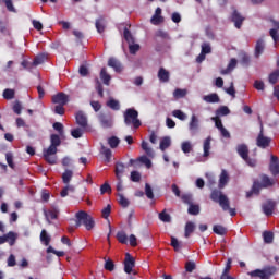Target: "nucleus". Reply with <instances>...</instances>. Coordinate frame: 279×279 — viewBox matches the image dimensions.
<instances>
[{"label":"nucleus","mask_w":279,"mask_h":279,"mask_svg":"<svg viewBox=\"0 0 279 279\" xmlns=\"http://www.w3.org/2000/svg\"><path fill=\"white\" fill-rule=\"evenodd\" d=\"M124 38L129 45L134 43V36H132V33L128 28H124Z\"/></svg>","instance_id":"bf43d9fd"},{"label":"nucleus","mask_w":279,"mask_h":279,"mask_svg":"<svg viewBox=\"0 0 279 279\" xmlns=\"http://www.w3.org/2000/svg\"><path fill=\"white\" fill-rule=\"evenodd\" d=\"M84 130L85 129H83L82 126L72 130L71 134H72L73 138H82V136L84 135Z\"/></svg>","instance_id":"09e8293b"},{"label":"nucleus","mask_w":279,"mask_h":279,"mask_svg":"<svg viewBox=\"0 0 279 279\" xmlns=\"http://www.w3.org/2000/svg\"><path fill=\"white\" fill-rule=\"evenodd\" d=\"M75 217L76 228H80V226H85L86 230H93L95 228V220L88 213L81 210L76 213Z\"/></svg>","instance_id":"f03ea898"},{"label":"nucleus","mask_w":279,"mask_h":279,"mask_svg":"<svg viewBox=\"0 0 279 279\" xmlns=\"http://www.w3.org/2000/svg\"><path fill=\"white\" fill-rule=\"evenodd\" d=\"M100 154H104V156L106 158V162H110V160L112 158V150H110V148L101 145Z\"/></svg>","instance_id":"72a5a7b5"},{"label":"nucleus","mask_w":279,"mask_h":279,"mask_svg":"<svg viewBox=\"0 0 279 279\" xmlns=\"http://www.w3.org/2000/svg\"><path fill=\"white\" fill-rule=\"evenodd\" d=\"M182 202H184V204H187L189 206H191V204H193V195H191V194L183 195Z\"/></svg>","instance_id":"338daca9"},{"label":"nucleus","mask_w":279,"mask_h":279,"mask_svg":"<svg viewBox=\"0 0 279 279\" xmlns=\"http://www.w3.org/2000/svg\"><path fill=\"white\" fill-rule=\"evenodd\" d=\"M135 260L130 253L125 254V259H124V271L125 274H132V269H134Z\"/></svg>","instance_id":"ddd939ff"},{"label":"nucleus","mask_w":279,"mask_h":279,"mask_svg":"<svg viewBox=\"0 0 279 279\" xmlns=\"http://www.w3.org/2000/svg\"><path fill=\"white\" fill-rule=\"evenodd\" d=\"M107 142L111 149H117V147H119V143H121V140H119L117 136H111L107 140Z\"/></svg>","instance_id":"c9c22d12"},{"label":"nucleus","mask_w":279,"mask_h":279,"mask_svg":"<svg viewBox=\"0 0 279 279\" xmlns=\"http://www.w3.org/2000/svg\"><path fill=\"white\" fill-rule=\"evenodd\" d=\"M123 173H125V165H123L122 162H118L116 165V178L118 180H121Z\"/></svg>","instance_id":"cd10ccee"},{"label":"nucleus","mask_w":279,"mask_h":279,"mask_svg":"<svg viewBox=\"0 0 279 279\" xmlns=\"http://www.w3.org/2000/svg\"><path fill=\"white\" fill-rule=\"evenodd\" d=\"M111 210H112V207H111L110 205H107V206L101 210V214H102L104 219H108V217H110Z\"/></svg>","instance_id":"69168bd1"},{"label":"nucleus","mask_w":279,"mask_h":279,"mask_svg":"<svg viewBox=\"0 0 279 279\" xmlns=\"http://www.w3.org/2000/svg\"><path fill=\"white\" fill-rule=\"evenodd\" d=\"M172 117H175L177 119H179L180 121H186V113H184L182 110L177 109L172 111Z\"/></svg>","instance_id":"a18cd8bd"},{"label":"nucleus","mask_w":279,"mask_h":279,"mask_svg":"<svg viewBox=\"0 0 279 279\" xmlns=\"http://www.w3.org/2000/svg\"><path fill=\"white\" fill-rule=\"evenodd\" d=\"M263 239H264V243H267V244L274 243V232L264 231Z\"/></svg>","instance_id":"a19ab883"},{"label":"nucleus","mask_w":279,"mask_h":279,"mask_svg":"<svg viewBox=\"0 0 279 279\" xmlns=\"http://www.w3.org/2000/svg\"><path fill=\"white\" fill-rule=\"evenodd\" d=\"M173 95L177 99H182V97H186V89L178 88L173 92Z\"/></svg>","instance_id":"052dcab7"},{"label":"nucleus","mask_w":279,"mask_h":279,"mask_svg":"<svg viewBox=\"0 0 279 279\" xmlns=\"http://www.w3.org/2000/svg\"><path fill=\"white\" fill-rule=\"evenodd\" d=\"M40 241L41 243H44L45 245H49V243H51V236H49V234H47V230H41L40 233Z\"/></svg>","instance_id":"c03bdc74"},{"label":"nucleus","mask_w":279,"mask_h":279,"mask_svg":"<svg viewBox=\"0 0 279 279\" xmlns=\"http://www.w3.org/2000/svg\"><path fill=\"white\" fill-rule=\"evenodd\" d=\"M204 101L207 104H219V95L210 94L203 97Z\"/></svg>","instance_id":"7c9ffc66"},{"label":"nucleus","mask_w":279,"mask_h":279,"mask_svg":"<svg viewBox=\"0 0 279 279\" xmlns=\"http://www.w3.org/2000/svg\"><path fill=\"white\" fill-rule=\"evenodd\" d=\"M265 51V40L258 39L255 46V58H260Z\"/></svg>","instance_id":"a211bd4d"},{"label":"nucleus","mask_w":279,"mask_h":279,"mask_svg":"<svg viewBox=\"0 0 279 279\" xmlns=\"http://www.w3.org/2000/svg\"><path fill=\"white\" fill-rule=\"evenodd\" d=\"M269 84H278L279 82V70L271 72L268 76Z\"/></svg>","instance_id":"e433bc0d"},{"label":"nucleus","mask_w":279,"mask_h":279,"mask_svg":"<svg viewBox=\"0 0 279 279\" xmlns=\"http://www.w3.org/2000/svg\"><path fill=\"white\" fill-rule=\"evenodd\" d=\"M105 269L107 271H114V262H112V259H107L105 263Z\"/></svg>","instance_id":"e2e57ef3"},{"label":"nucleus","mask_w":279,"mask_h":279,"mask_svg":"<svg viewBox=\"0 0 279 279\" xmlns=\"http://www.w3.org/2000/svg\"><path fill=\"white\" fill-rule=\"evenodd\" d=\"M263 213L266 214L267 217L271 216L274 214V208H276V203L272 201L266 202L263 206Z\"/></svg>","instance_id":"f3484780"},{"label":"nucleus","mask_w":279,"mask_h":279,"mask_svg":"<svg viewBox=\"0 0 279 279\" xmlns=\"http://www.w3.org/2000/svg\"><path fill=\"white\" fill-rule=\"evenodd\" d=\"M125 125H133L134 128H141V120H138V111L135 109H126L124 112Z\"/></svg>","instance_id":"20e7f679"},{"label":"nucleus","mask_w":279,"mask_h":279,"mask_svg":"<svg viewBox=\"0 0 279 279\" xmlns=\"http://www.w3.org/2000/svg\"><path fill=\"white\" fill-rule=\"evenodd\" d=\"M181 149L183 154H191L193 151V144L190 141H185L181 144Z\"/></svg>","instance_id":"4c0bfd02"},{"label":"nucleus","mask_w":279,"mask_h":279,"mask_svg":"<svg viewBox=\"0 0 279 279\" xmlns=\"http://www.w3.org/2000/svg\"><path fill=\"white\" fill-rule=\"evenodd\" d=\"M189 130L191 136H195L197 132H199V118L195 114H192L190 122H189Z\"/></svg>","instance_id":"6e6552de"},{"label":"nucleus","mask_w":279,"mask_h":279,"mask_svg":"<svg viewBox=\"0 0 279 279\" xmlns=\"http://www.w3.org/2000/svg\"><path fill=\"white\" fill-rule=\"evenodd\" d=\"M195 222L193 221H187L185 225V232H184V236L185 239H189V236H191V234H193L195 232Z\"/></svg>","instance_id":"412c9836"},{"label":"nucleus","mask_w":279,"mask_h":279,"mask_svg":"<svg viewBox=\"0 0 279 279\" xmlns=\"http://www.w3.org/2000/svg\"><path fill=\"white\" fill-rule=\"evenodd\" d=\"M7 239V243L12 247L15 243L16 240L19 239V234L14 233V231H10L9 233L4 234Z\"/></svg>","instance_id":"4be33fe9"},{"label":"nucleus","mask_w":279,"mask_h":279,"mask_svg":"<svg viewBox=\"0 0 279 279\" xmlns=\"http://www.w3.org/2000/svg\"><path fill=\"white\" fill-rule=\"evenodd\" d=\"M117 239H118L119 243H122L124 245L128 243V234L124 233V231H119L117 233Z\"/></svg>","instance_id":"8fccbe9b"},{"label":"nucleus","mask_w":279,"mask_h":279,"mask_svg":"<svg viewBox=\"0 0 279 279\" xmlns=\"http://www.w3.org/2000/svg\"><path fill=\"white\" fill-rule=\"evenodd\" d=\"M213 141L211 137H207L205 141H204V144H203V149H204V154H203V157L204 158H208V156H210V142Z\"/></svg>","instance_id":"a878e982"},{"label":"nucleus","mask_w":279,"mask_h":279,"mask_svg":"<svg viewBox=\"0 0 279 279\" xmlns=\"http://www.w3.org/2000/svg\"><path fill=\"white\" fill-rule=\"evenodd\" d=\"M75 119L80 128H82L83 130H86V128H88V118L86 117V113H84L83 111H78L76 112Z\"/></svg>","instance_id":"9b49d317"},{"label":"nucleus","mask_w":279,"mask_h":279,"mask_svg":"<svg viewBox=\"0 0 279 279\" xmlns=\"http://www.w3.org/2000/svg\"><path fill=\"white\" fill-rule=\"evenodd\" d=\"M45 60H47L46 54H38L33 61V66H38V65L45 63Z\"/></svg>","instance_id":"de8ad7c7"},{"label":"nucleus","mask_w":279,"mask_h":279,"mask_svg":"<svg viewBox=\"0 0 279 279\" xmlns=\"http://www.w3.org/2000/svg\"><path fill=\"white\" fill-rule=\"evenodd\" d=\"M170 73L165 68H160L158 71V78L160 82L167 83L169 82Z\"/></svg>","instance_id":"b1692460"},{"label":"nucleus","mask_w":279,"mask_h":279,"mask_svg":"<svg viewBox=\"0 0 279 279\" xmlns=\"http://www.w3.org/2000/svg\"><path fill=\"white\" fill-rule=\"evenodd\" d=\"M229 181L230 177L228 175V171L222 170L219 179V189H223Z\"/></svg>","instance_id":"393cba45"},{"label":"nucleus","mask_w":279,"mask_h":279,"mask_svg":"<svg viewBox=\"0 0 279 279\" xmlns=\"http://www.w3.org/2000/svg\"><path fill=\"white\" fill-rule=\"evenodd\" d=\"M169 147H171V137H162L160 141L159 149H161V151H165L166 149H169Z\"/></svg>","instance_id":"c756f323"},{"label":"nucleus","mask_w":279,"mask_h":279,"mask_svg":"<svg viewBox=\"0 0 279 279\" xmlns=\"http://www.w3.org/2000/svg\"><path fill=\"white\" fill-rule=\"evenodd\" d=\"M108 66H111V69H114L117 73H121V62L117 60L116 58H110L108 61Z\"/></svg>","instance_id":"5701e85b"},{"label":"nucleus","mask_w":279,"mask_h":279,"mask_svg":"<svg viewBox=\"0 0 279 279\" xmlns=\"http://www.w3.org/2000/svg\"><path fill=\"white\" fill-rule=\"evenodd\" d=\"M277 269L275 266H268L264 269H256L250 272V276L253 278H269V276H274L276 274Z\"/></svg>","instance_id":"423d86ee"},{"label":"nucleus","mask_w":279,"mask_h":279,"mask_svg":"<svg viewBox=\"0 0 279 279\" xmlns=\"http://www.w3.org/2000/svg\"><path fill=\"white\" fill-rule=\"evenodd\" d=\"M7 162L11 169H14V157L12 156V153L5 154Z\"/></svg>","instance_id":"680f3d73"},{"label":"nucleus","mask_w":279,"mask_h":279,"mask_svg":"<svg viewBox=\"0 0 279 279\" xmlns=\"http://www.w3.org/2000/svg\"><path fill=\"white\" fill-rule=\"evenodd\" d=\"M62 141H60V135L52 134L50 136V146L44 149V158L48 165H56L58 162V147H60Z\"/></svg>","instance_id":"f257e3e1"},{"label":"nucleus","mask_w":279,"mask_h":279,"mask_svg":"<svg viewBox=\"0 0 279 279\" xmlns=\"http://www.w3.org/2000/svg\"><path fill=\"white\" fill-rule=\"evenodd\" d=\"M132 182H141V173L138 171L131 172Z\"/></svg>","instance_id":"774afa93"},{"label":"nucleus","mask_w":279,"mask_h":279,"mask_svg":"<svg viewBox=\"0 0 279 279\" xmlns=\"http://www.w3.org/2000/svg\"><path fill=\"white\" fill-rule=\"evenodd\" d=\"M52 102L58 104V106H66L69 104V95L59 93L52 96Z\"/></svg>","instance_id":"f8f14e48"},{"label":"nucleus","mask_w":279,"mask_h":279,"mask_svg":"<svg viewBox=\"0 0 279 279\" xmlns=\"http://www.w3.org/2000/svg\"><path fill=\"white\" fill-rule=\"evenodd\" d=\"M58 209H52V210H45L44 211V215H45V217H46V219H47V221H48V223H51V220L50 219H58Z\"/></svg>","instance_id":"bb28decb"},{"label":"nucleus","mask_w":279,"mask_h":279,"mask_svg":"<svg viewBox=\"0 0 279 279\" xmlns=\"http://www.w3.org/2000/svg\"><path fill=\"white\" fill-rule=\"evenodd\" d=\"M230 114V108L227 106H221L216 110V117H228Z\"/></svg>","instance_id":"473e14b6"},{"label":"nucleus","mask_w":279,"mask_h":279,"mask_svg":"<svg viewBox=\"0 0 279 279\" xmlns=\"http://www.w3.org/2000/svg\"><path fill=\"white\" fill-rule=\"evenodd\" d=\"M150 22L153 25H160V23L165 22V17L162 15H153Z\"/></svg>","instance_id":"4d7b16f0"},{"label":"nucleus","mask_w":279,"mask_h":279,"mask_svg":"<svg viewBox=\"0 0 279 279\" xmlns=\"http://www.w3.org/2000/svg\"><path fill=\"white\" fill-rule=\"evenodd\" d=\"M260 179H262V183H259L260 189H267L268 186H274V184H275L274 179H270L266 174H262Z\"/></svg>","instance_id":"6ab92c4d"},{"label":"nucleus","mask_w":279,"mask_h":279,"mask_svg":"<svg viewBox=\"0 0 279 279\" xmlns=\"http://www.w3.org/2000/svg\"><path fill=\"white\" fill-rule=\"evenodd\" d=\"M129 51L132 56H135L137 51H141V45L138 44H129Z\"/></svg>","instance_id":"3c124183"},{"label":"nucleus","mask_w":279,"mask_h":279,"mask_svg":"<svg viewBox=\"0 0 279 279\" xmlns=\"http://www.w3.org/2000/svg\"><path fill=\"white\" fill-rule=\"evenodd\" d=\"M171 245L174 247L175 252H179L182 248V242L178 241L174 236L171 238Z\"/></svg>","instance_id":"6e6d98bb"},{"label":"nucleus","mask_w":279,"mask_h":279,"mask_svg":"<svg viewBox=\"0 0 279 279\" xmlns=\"http://www.w3.org/2000/svg\"><path fill=\"white\" fill-rule=\"evenodd\" d=\"M98 120L101 128H104L105 130H108L112 128V125H114V119L112 118V116H110V113H100L98 116Z\"/></svg>","instance_id":"0eeeda50"},{"label":"nucleus","mask_w":279,"mask_h":279,"mask_svg":"<svg viewBox=\"0 0 279 279\" xmlns=\"http://www.w3.org/2000/svg\"><path fill=\"white\" fill-rule=\"evenodd\" d=\"M189 215H198L199 214V205L191 204L187 209Z\"/></svg>","instance_id":"5fc2aeb1"},{"label":"nucleus","mask_w":279,"mask_h":279,"mask_svg":"<svg viewBox=\"0 0 279 279\" xmlns=\"http://www.w3.org/2000/svg\"><path fill=\"white\" fill-rule=\"evenodd\" d=\"M159 219L163 223H171V215L167 213V209H163L161 213H159Z\"/></svg>","instance_id":"58836bf2"},{"label":"nucleus","mask_w":279,"mask_h":279,"mask_svg":"<svg viewBox=\"0 0 279 279\" xmlns=\"http://www.w3.org/2000/svg\"><path fill=\"white\" fill-rule=\"evenodd\" d=\"M269 143H271V138L265 136L263 134V129H262L258 136H257V140H256L257 147H260L262 149H265L266 147H269Z\"/></svg>","instance_id":"9d476101"},{"label":"nucleus","mask_w":279,"mask_h":279,"mask_svg":"<svg viewBox=\"0 0 279 279\" xmlns=\"http://www.w3.org/2000/svg\"><path fill=\"white\" fill-rule=\"evenodd\" d=\"M107 106L111 108V110H120L121 105L119 104V100L110 98L107 102Z\"/></svg>","instance_id":"49530a36"},{"label":"nucleus","mask_w":279,"mask_h":279,"mask_svg":"<svg viewBox=\"0 0 279 279\" xmlns=\"http://www.w3.org/2000/svg\"><path fill=\"white\" fill-rule=\"evenodd\" d=\"M63 184H70L71 180H73L72 170H65L62 174Z\"/></svg>","instance_id":"ea45409f"},{"label":"nucleus","mask_w":279,"mask_h":279,"mask_svg":"<svg viewBox=\"0 0 279 279\" xmlns=\"http://www.w3.org/2000/svg\"><path fill=\"white\" fill-rule=\"evenodd\" d=\"M258 193H260V183L254 182L252 190L246 193V197L250 198L252 195H258Z\"/></svg>","instance_id":"2f4dec72"},{"label":"nucleus","mask_w":279,"mask_h":279,"mask_svg":"<svg viewBox=\"0 0 279 279\" xmlns=\"http://www.w3.org/2000/svg\"><path fill=\"white\" fill-rule=\"evenodd\" d=\"M239 156L248 165V167H256V159L250 158V148L245 144H239L236 146Z\"/></svg>","instance_id":"39448f33"},{"label":"nucleus","mask_w":279,"mask_h":279,"mask_svg":"<svg viewBox=\"0 0 279 279\" xmlns=\"http://www.w3.org/2000/svg\"><path fill=\"white\" fill-rule=\"evenodd\" d=\"M118 202L122 208H128V206H130V201L121 193L118 194Z\"/></svg>","instance_id":"79ce46f5"},{"label":"nucleus","mask_w":279,"mask_h":279,"mask_svg":"<svg viewBox=\"0 0 279 279\" xmlns=\"http://www.w3.org/2000/svg\"><path fill=\"white\" fill-rule=\"evenodd\" d=\"M14 95H15L14 89L8 88V89H4V92H3L4 99H14Z\"/></svg>","instance_id":"13d9d810"},{"label":"nucleus","mask_w":279,"mask_h":279,"mask_svg":"<svg viewBox=\"0 0 279 279\" xmlns=\"http://www.w3.org/2000/svg\"><path fill=\"white\" fill-rule=\"evenodd\" d=\"M213 230H214L215 234H219L220 236H223L228 232V229H226V227H223L221 225H215L213 227Z\"/></svg>","instance_id":"f704fd0d"},{"label":"nucleus","mask_w":279,"mask_h":279,"mask_svg":"<svg viewBox=\"0 0 279 279\" xmlns=\"http://www.w3.org/2000/svg\"><path fill=\"white\" fill-rule=\"evenodd\" d=\"M95 25L98 34H104V32H106V25H107L106 19L104 17L97 19Z\"/></svg>","instance_id":"aec40b11"},{"label":"nucleus","mask_w":279,"mask_h":279,"mask_svg":"<svg viewBox=\"0 0 279 279\" xmlns=\"http://www.w3.org/2000/svg\"><path fill=\"white\" fill-rule=\"evenodd\" d=\"M210 199H213V202H216V204H219L222 210H228L230 208V199L219 190H214L211 192Z\"/></svg>","instance_id":"7ed1b4c3"},{"label":"nucleus","mask_w":279,"mask_h":279,"mask_svg":"<svg viewBox=\"0 0 279 279\" xmlns=\"http://www.w3.org/2000/svg\"><path fill=\"white\" fill-rule=\"evenodd\" d=\"M140 162H142V165H145V167H147V169H151V160L149 159L148 156H142L138 158Z\"/></svg>","instance_id":"864d4df0"},{"label":"nucleus","mask_w":279,"mask_h":279,"mask_svg":"<svg viewBox=\"0 0 279 279\" xmlns=\"http://www.w3.org/2000/svg\"><path fill=\"white\" fill-rule=\"evenodd\" d=\"M231 21L234 23L236 29H241V25H243V21L245 17L239 13V11L234 10L231 16Z\"/></svg>","instance_id":"4468645a"},{"label":"nucleus","mask_w":279,"mask_h":279,"mask_svg":"<svg viewBox=\"0 0 279 279\" xmlns=\"http://www.w3.org/2000/svg\"><path fill=\"white\" fill-rule=\"evenodd\" d=\"M269 171L271 175H279V160L274 155L270 157Z\"/></svg>","instance_id":"2eb2a0df"},{"label":"nucleus","mask_w":279,"mask_h":279,"mask_svg":"<svg viewBox=\"0 0 279 279\" xmlns=\"http://www.w3.org/2000/svg\"><path fill=\"white\" fill-rule=\"evenodd\" d=\"M210 51H213V49L210 48V44L204 43V44L202 45V51H201V53H204V54L206 56V54L210 53Z\"/></svg>","instance_id":"0e129e2a"},{"label":"nucleus","mask_w":279,"mask_h":279,"mask_svg":"<svg viewBox=\"0 0 279 279\" xmlns=\"http://www.w3.org/2000/svg\"><path fill=\"white\" fill-rule=\"evenodd\" d=\"M145 195L148 197V199H154V190L151 189V185L149 183L145 184Z\"/></svg>","instance_id":"603ef678"},{"label":"nucleus","mask_w":279,"mask_h":279,"mask_svg":"<svg viewBox=\"0 0 279 279\" xmlns=\"http://www.w3.org/2000/svg\"><path fill=\"white\" fill-rule=\"evenodd\" d=\"M141 147L148 158H156V151H154V148L149 146V143L142 141Z\"/></svg>","instance_id":"dca6fc26"},{"label":"nucleus","mask_w":279,"mask_h":279,"mask_svg":"<svg viewBox=\"0 0 279 279\" xmlns=\"http://www.w3.org/2000/svg\"><path fill=\"white\" fill-rule=\"evenodd\" d=\"M270 25L269 36L272 38L274 43H279V21L270 20Z\"/></svg>","instance_id":"1a4fd4ad"},{"label":"nucleus","mask_w":279,"mask_h":279,"mask_svg":"<svg viewBox=\"0 0 279 279\" xmlns=\"http://www.w3.org/2000/svg\"><path fill=\"white\" fill-rule=\"evenodd\" d=\"M74 191H75V186L68 183L66 186L62 189L60 195L61 197H66L69 193H73Z\"/></svg>","instance_id":"37998d69"},{"label":"nucleus","mask_w":279,"mask_h":279,"mask_svg":"<svg viewBox=\"0 0 279 279\" xmlns=\"http://www.w3.org/2000/svg\"><path fill=\"white\" fill-rule=\"evenodd\" d=\"M100 80H102L106 86H110V80H112V77L110 76V74H108L106 68H102L100 71Z\"/></svg>","instance_id":"c85d7f7f"}]
</instances>
